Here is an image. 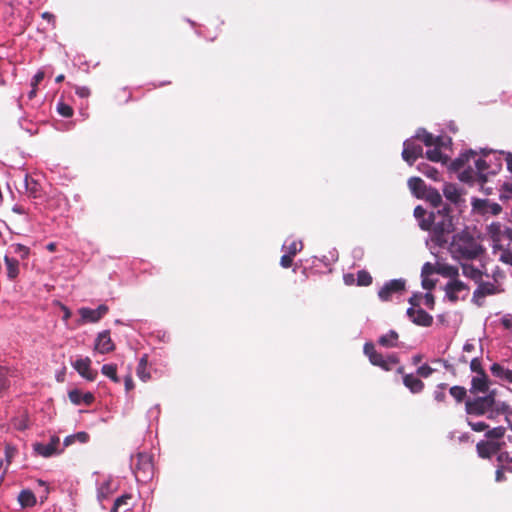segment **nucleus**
<instances>
[{
  "instance_id": "nucleus-22",
  "label": "nucleus",
  "mask_w": 512,
  "mask_h": 512,
  "mask_svg": "<svg viewBox=\"0 0 512 512\" xmlns=\"http://www.w3.org/2000/svg\"><path fill=\"white\" fill-rule=\"evenodd\" d=\"M399 335L395 330H390L387 334L378 339L379 345L385 348H395L398 346Z\"/></svg>"
},
{
  "instance_id": "nucleus-51",
  "label": "nucleus",
  "mask_w": 512,
  "mask_h": 512,
  "mask_svg": "<svg viewBox=\"0 0 512 512\" xmlns=\"http://www.w3.org/2000/svg\"><path fill=\"white\" fill-rule=\"evenodd\" d=\"M73 437L75 438V442L78 441L80 443H87L90 439L89 434L84 431L77 432L76 434H73Z\"/></svg>"
},
{
  "instance_id": "nucleus-44",
  "label": "nucleus",
  "mask_w": 512,
  "mask_h": 512,
  "mask_svg": "<svg viewBox=\"0 0 512 512\" xmlns=\"http://www.w3.org/2000/svg\"><path fill=\"white\" fill-rule=\"evenodd\" d=\"M12 247L14 249V253L19 254L21 259L24 260L28 258L30 254V249L27 246L18 243L13 245Z\"/></svg>"
},
{
  "instance_id": "nucleus-39",
  "label": "nucleus",
  "mask_w": 512,
  "mask_h": 512,
  "mask_svg": "<svg viewBox=\"0 0 512 512\" xmlns=\"http://www.w3.org/2000/svg\"><path fill=\"white\" fill-rule=\"evenodd\" d=\"M287 253L291 256H295L298 252L303 249V243L300 240H293L288 246L285 247Z\"/></svg>"
},
{
  "instance_id": "nucleus-11",
  "label": "nucleus",
  "mask_w": 512,
  "mask_h": 512,
  "mask_svg": "<svg viewBox=\"0 0 512 512\" xmlns=\"http://www.w3.org/2000/svg\"><path fill=\"white\" fill-rule=\"evenodd\" d=\"M74 369L86 380L94 381L98 375L96 370L91 368V359L89 357L79 358L73 363Z\"/></svg>"
},
{
  "instance_id": "nucleus-46",
  "label": "nucleus",
  "mask_w": 512,
  "mask_h": 512,
  "mask_svg": "<svg viewBox=\"0 0 512 512\" xmlns=\"http://www.w3.org/2000/svg\"><path fill=\"white\" fill-rule=\"evenodd\" d=\"M470 369L477 373V375L479 374H484L485 371L484 369L482 368V363H481V360L479 358H473L470 362Z\"/></svg>"
},
{
  "instance_id": "nucleus-18",
  "label": "nucleus",
  "mask_w": 512,
  "mask_h": 512,
  "mask_svg": "<svg viewBox=\"0 0 512 512\" xmlns=\"http://www.w3.org/2000/svg\"><path fill=\"white\" fill-rule=\"evenodd\" d=\"M25 191L29 197L34 199L42 197L41 185L33 178L28 175L25 176Z\"/></svg>"
},
{
  "instance_id": "nucleus-50",
  "label": "nucleus",
  "mask_w": 512,
  "mask_h": 512,
  "mask_svg": "<svg viewBox=\"0 0 512 512\" xmlns=\"http://www.w3.org/2000/svg\"><path fill=\"white\" fill-rule=\"evenodd\" d=\"M293 256H291L290 254H284L281 259H280V264L283 268H289L292 266L293 264Z\"/></svg>"
},
{
  "instance_id": "nucleus-52",
  "label": "nucleus",
  "mask_w": 512,
  "mask_h": 512,
  "mask_svg": "<svg viewBox=\"0 0 512 512\" xmlns=\"http://www.w3.org/2000/svg\"><path fill=\"white\" fill-rule=\"evenodd\" d=\"M16 454V449L10 445H7L5 448V457L8 464L11 463L13 457Z\"/></svg>"
},
{
  "instance_id": "nucleus-43",
  "label": "nucleus",
  "mask_w": 512,
  "mask_h": 512,
  "mask_svg": "<svg viewBox=\"0 0 512 512\" xmlns=\"http://www.w3.org/2000/svg\"><path fill=\"white\" fill-rule=\"evenodd\" d=\"M468 425L475 432L487 431L488 428H489V426L485 422H483V421L468 420Z\"/></svg>"
},
{
  "instance_id": "nucleus-40",
  "label": "nucleus",
  "mask_w": 512,
  "mask_h": 512,
  "mask_svg": "<svg viewBox=\"0 0 512 512\" xmlns=\"http://www.w3.org/2000/svg\"><path fill=\"white\" fill-rule=\"evenodd\" d=\"M57 111L61 116L66 118L72 117L74 112L73 108L70 105L65 104L63 102L57 105Z\"/></svg>"
},
{
  "instance_id": "nucleus-23",
  "label": "nucleus",
  "mask_w": 512,
  "mask_h": 512,
  "mask_svg": "<svg viewBox=\"0 0 512 512\" xmlns=\"http://www.w3.org/2000/svg\"><path fill=\"white\" fill-rule=\"evenodd\" d=\"M412 322L418 326L430 327L433 323V317L422 308H418Z\"/></svg>"
},
{
  "instance_id": "nucleus-41",
  "label": "nucleus",
  "mask_w": 512,
  "mask_h": 512,
  "mask_svg": "<svg viewBox=\"0 0 512 512\" xmlns=\"http://www.w3.org/2000/svg\"><path fill=\"white\" fill-rule=\"evenodd\" d=\"M426 157L433 162H439L442 160V152L439 149V146H435L434 149L428 150L426 152Z\"/></svg>"
},
{
  "instance_id": "nucleus-2",
  "label": "nucleus",
  "mask_w": 512,
  "mask_h": 512,
  "mask_svg": "<svg viewBox=\"0 0 512 512\" xmlns=\"http://www.w3.org/2000/svg\"><path fill=\"white\" fill-rule=\"evenodd\" d=\"M450 251L453 257L458 260H474L485 253L483 246L466 232L453 236Z\"/></svg>"
},
{
  "instance_id": "nucleus-27",
  "label": "nucleus",
  "mask_w": 512,
  "mask_h": 512,
  "mask_svg": "<svg viewBox=\"0 0 512 512\" xmlns=\"http://www.w3.org/2000/svg\"><path fill=\"white\" fill-rule=\"evenodd\" d=\"M4 262L7 269V276L9 279L13 280L19 275V262L18 260L11 258L9 256L4 257Z\"/></svg>"
},
{
  "instance_id": "nucleus-24",
  "label": "nucleus",
  "mask_w": 512,
  "mask_h": 512,
  "mask_svg": "<svg viewBox=\"0 0 512 512\" xmlns=\"http://www.w3.org/2000/svg\"><path fill=\"white\" fill-rule=\"evenodd\" d=\"M18 502L22 508L33 507L36 504V497L31 490L25 489L19 493Z\"/></svg>"
},
{
  "instance_id": "nucleus-33",
  "label": "nucleus",
  "mask_w": 512,
  "mask_h": 512,
  "mask_svg": "<svg viewBox=\"0 0 512 512\" xmlns=\"http://www.w3.org/2000/svg\"><path fill=\"white\" fill-rule=\"evenodd\" d=\"M505 428L502 426L494 427L486 431L485 436L489 439L488 441H497L504 437Z\"/></svg>"
},
{
  "instance_id": "nucleus-14",
  "label": "nucleus",
  "mask_w": 512,
  "mask_h": 512,
  "mask_svg": "<svg viewBox=\"0 0 512 512\" xmlns=\"http://www.w3.org/2000/svg\"><path fill=\"white\" fill-rule=\"evenodd\" d=\"M68 397H69V400L74 405H81V404L91 405L95 400V397L91 392H82L79 389L70 390L68 392Z\"/></svg>"
},
{
  "instance_id": "nucleus-4",
  "label": "nucleus",
  "mask_w": 512,
  "mask_h": 512,
  "mask_svg": "<svg viewBox=\"0 0 512 512\" xmlns=\"http://www.w3.org/2000/svg\"><path fill=\"white\" fill-rule=\"evenodd\" d=\"M363 352L373 366H377L384 371H391L393 366L400 362L397 354L392 353L384 356L376 350L375 345L371 342L364 344Z\"/></svg>"
},
{
  "instance_id": "nucleus-32",
  "label": "nucleus",
  "mask_w": 512,
  "mask_h": 512,
  "mask_svg": "<svg viewBox=\"0 0 512 512\" xmlns=\"http://www.w3.org/2000/svg\"><path fill=\"white\" fill-rule=\"evenodd\" d=\"M137 376L144 382L150 379V374L147 372V355H144L139 360L137 366Z\"/></svg>"
},
{
  "instance_id": "nucleus-12",
  "label": "nucleus",
  "mask_w": 512,
  "mask_h": 512,
  "mask_svg": "<svg viewBox=\"0 0 512 512\" xmlns=\"http://www.w3.org/2000/svg\"><path fill=\"white\" fill-rule=\"evenodd\" d=\"M501 449V444L498 441L482 440L476 444V451L480 458L489 459L497 454Z\"/></svg>"
},
{
  "instance_id": "nucleus-10",
  "label": "nucleus",
  "mask_w": 512,
  "mask_h": 512,
  "mask_svg": "<svg viewBox=\"0 0 512 512\" xmlns=\"http://www.w3.org/2000/svg\"><path fill=\"white\" fill-rule=\"evenodd\" d=\"M497 292H498V290H497V287L495 286V284H493L491 282H483V281L480 280V282H478L477 289L473 293L472 301L477 306L480 307V306L483 305V301L482 300L486 296L494 295Z\"/></svg>"
},
{
  "instance_id": "nucleus-31",
  "label": "nucleus",
  "mask_w": 512,
  "mask_h": 512,
  "mask_svg": "<svg viewBox=\"0 0 512 512\" xmlns=\"http://www.w3.org/2000/svg\"><path fill=\"white\" fill-rule=\"evenodd\" d=\"M101 372L106 377L110 378L114 383H119L120 379L117 375V365L116 364H105L101 368Z\"/></svg>"
},
{
  "instance_id": "nucleus-36",
  "label": "nucleus",
  "mask_w": 512,
  "mask_h": 512,
  "mask_svg": "<svg viewBox=\"0 0 512 512\" xmlns=\"http://www.w3.org/2000/svg\"><path fill=\"white\" fill-rule=\"evenodd\" d=\"M449 393L457 402L460 403L466 397L467 391L462 386H453L450 388Z\"/></svg>"
},
{
  "instance_id": "nucleus-25",
  "label": "nucleus",
  "mask_w": 512,
  "mask_h": 512,
  "mask_svg": "<svg viewBox=\"0 0 512 512\" xmlns=\"http://www.w3.org/2000/svg\"><path fill=\"white\" fill-rule=\"evenodd\" d=\"M461 268H462L463 275L472 279L476 283H478V282H480V280H482V272L478 268L474 267L473 265L468 264V263H462Z\"/></svg>"
},
{
  "instance_id": "nucleus-48",
  "label": "nucleus",
  "mask_w": 512,
  "mask_h": 512,
  "mask_svg": "<svg viewBox=\"0 0 512 512\" xmlns=\"http://www.w3.org/2000/svg\"><path fill=\"white\" fill-rule=\"evenodd\" d=\"M497 461L501 465L512 463V455L509 452H500L497 456Z\"/></svg>"
},
{
  "instance_id": "nucleus-1",
  "label": "nucleus",
  "mask_w": 512,
  "mask_h": 512,
  "mask_svg": "<svg viewBox=\"0 0 512 512\" xmlns=\"http://www.w3.org/2000/svg\"><path fill=\"white\" fill-rule=\"evenodd\" d=\"M451 209L444 206L436 212L429 214L427 219L419 221V226L424 231H431V240L439 247L448 243L449 235L454 231Z\"/></svg>"
},
{
  "instance_id": "nucleus-37",
  "label": "nucleus",
  "mask_w": 512,
  "mask_h": 512,
  "mask_svg": "<svg viewBox=\"0 0 512 512\" xmlns=\"http://www.w3.org/2000/svg\"><path fill=\"white\" fill-rule=\"evenodd\" d=\"M372 283V276L366 270H360L357 273V285L369 286Z\"/></svg>"
},
{
  "instance_id": "nucleus-58",
  "label": "nucleus",
  "mask_w": 512,
  "mask_h": 512,
  "mask_svg": "<svg viewBox=\"0 0 512 512\" xmlns=\"http://www.w3.org/2000/svg\"><path fill=\"white\" fill-rule=\"evenodd\" d=\"M44 76L45 74L43 71H38L33 77L32 86L37 87L38 84L44 79Z\"/></svg>"
},
{
  "instance_id": "nucleus-42",
  "label": "nucleus",
  "mask_w": 512,
  "mask_h": 512,
  "mask_svg": "<svg viewBox=\"0 0 512 512\" xmlns=\"http://www.w3.org/2000/svg\"><path fill=\"white\" fill-rule=\"evenodd\" d=\"M447 384L441 383L437 386V389L434 391V399L437 402H444L446 399L445 389Z\"/></svg>"
},
{
  "instance_id": "nucleus-62",
  "label": "nucleus",
  "mask_w": 512,
  "mask_h": 512,
  "mask_svg": "<svg viewBox=\"0 0 512 512\" xmlns=\"http://www.w3.org/2000/svg\"><path fill=\"white\" fill-rule=\"evenodd\" d=\"M343 280L346 285L351 286L355 283V276L352 273H347V274H344Z\"/></svg>"
},
{
  "instance_id": "nucleus-60",
  "label": "nucleus",
  "mask_w": 512,
  "mask_h": 512,
  "mask_svg": "<svg viewBox=\"0 0 512 512\" xmlns=\"http://www.w3.org/2000/svg\"><path fill=\"white\" fill-rule=\"evenodd\" d=\"M422 286L426 290H431L435 286V283L433 280L423 276Z\"/></svg>"
},
{
  "instance_id": "nucleus-35",
  "label": "nucleus",
  "mask_w": 512,
  "mask_h": 512,
  "mask_svg": "<svg viewBox=\"0 0 512 512\" xmlns=\"http://www.w3.org/2000/svg\"><path fill=\"white\" fill-rule=\"evenodd\" d=\"M458 178L461 182L473 183L474 181H477V174L471 167H469L460 172Z\"/></svg>"
},
{
  "instance_id": "nucleus-6",
  "label": "nucleus",
  "mask_w": 512,
  "mask_h": 512,
  "mask_svg": "<svg viewBox=\"0 0 512 512\" xmlns=\"http://www.w3.org/2000/svg\"><path fill=\"white\" fill-rule=\"evenodd\" d=\"M468 291L469 287L458 279L449 281L445 286L446 297L452 303L457 302L459 299L464 300Z\"/></svg>"
},
{
  "instance_id": "nucleus-5",
  "label": "nucleus",
  "mask_w": 512,
  "mask_h": 512,
  "mask_svg": "<svg viewBox=\"0 0 512 512\" xmlns=\"http://www.w3.org/2000/svg\"><path fill=\"white\" fill-rule=\"evenodd\" d=\"M494 402V397L491 395L478 397L473 401L466 402V412L469 415H484L493 408Z\"/></svg>"
},
{
  "instance_id": "nucleus-57",
  "label": "nucleus",
  "mask_w": 512,
  "mask_h": 512,
  "mask_svg": "<svg viewBox=\"0 0 512 512\" xmlns=\"http://www.w3.org/2000/svg\"><path fill=\"white\" fill-rule=\"evenodd\" d=\"M425 215H426V210L421 207V206H417L415 209H414V216L419 219L420 221L423 220V219H426L425 218Z\"/></svg>"
},
{
  "instance_id": "nucleus-26",
  "label": "nucleus",
  "mask_w": 512,
  "mask_h": 512,
  "mask_svg": "<svg viewBox=\"0 0 512 512\" xmlns=\"http://www.w3.org/2000/svg\"><path fill=\"white\" fill-rule=\"evenodd\" d=\"M443 194L452 203L457 204L461 200V193L454 184H445L443 188Z\"/></svg>"
},
{
  "instance_id": "nucleus-55",
  "label": "nucleus",
  "mask_w": 512,
  "mask_h": 512,
  "mask_svg": "<svg viewBox=\"0 0 512 512\" xmlns=\"http://www.w3.org/2000/svg\"><path fill=\"white\" fill-rule=\"evenodd\" d=\"M500 260L505 263L512 266V252L509 250H505L502 252L500 256Z\"/></svg>"
},
{
  "instance_id": "nucleus-21",
  "label": "nucleus",
  "mask_w": 512,
  "mask_h": 512,
  "mask_svg": "<svg viewBox=\"0 0 512 512\" xmlns=\"http://www.w3.org/2000/svg\"><path fill=\"white\" fill-rule=\"evenodd\" d=\"M490 371L493 376L501 380L507 381L508 383H512V369L504 368L501 364L494 363L490 367Z\"/></svg>"
},
{
  "instance_id": "nucleus-17",
  "label": "nucleus",
  "mask_w": 512,
  "mask_h": 512,
  "mask_svg": "<svg viewBox=\"0 0 512 512\" xmlns=\"http://www.w3.org/2000/svg\"><path fill=\"white\" fill-rule=\"evenodd\" d=\"M415 139H418L422 141L426 146H441L442 145V138L441 137H434L431 133L427 132L425 129L420 128L417 130L416 135L414 137Z\"/></svg>"
},
{
  "instance_id": "nucleus-8",
  "label": "nucleus",
  "mask_w": 512,
  "mask_h": 512,
  "mask_svg": "<svg viewBox=\"0 0 512 512\" xmlns=\"http://www.w3.org/2000/svg\"><path fill=\"white\" fill-rule=\"evenodd\" d=\"M422 156L423 148L420 144H417L414 139H407L404 141L402 158L405 162L412 166L415 161Z\"/></svg>"
},
{
  "instance_id": "nucleus-59",
  "label": "nucleus",
  "mask_w": 512,
  "mask_h": 512,
  "mask_svg": "<svg viewBox=\"0 0 512 512\" xmlns=\"http://www.w3.org/2000/svg\"><path fill=\"white\" fill-rule=\"evenodd\" d=\"M124 384H125V390L127 392L131 391L134 388V382H133L132 376L130 374L125 377Z\"/></svg>"
},
{
  "instance_id": "nucleus-19",
  "label": "nucleus",
  "mask_w": 512,
  "mask_h": 512,
  "mask_svg": "<svg viewBox=\"0 0 512 512\" xmlns=\"http://www.w3.org/2000/svg\"><path fill=\"white\" fill-rule=\"evenodd\" d=\"M408 186L412 193L417 198H422L429 187L426 186L425 182L419 177H411L408 180Z\"/></svg>"
},
{
  "instance_id": "nucleus-56",
  "label": "nucleus",
  "mask_w": 512,
  "mask_h": 512,
  "mask_svg": "<svg viewBox=\"0 0 512 512\" xmlns=\"http://www.w3.org/2000/svg\"><path fill=\"white\" fill-rule=\"evenodd\" d=\"M505 469L503 468L502 465H500L498 467V469L496 470V473H495V480L497 482H501V481H504L506 479L505 477Z\"/></svg>"
},
{
  "instance_id": "nucleus-53",
  "label": "nucleus",
  "mask_w": 512,
  "mask_h": 512,
  "mask_svg": "<svg viewBox=\"0 0 512 512\" xmlns=\"http://www.w3.org/2000/svg\"><path fill=\"white\" fill-rule=\"evenodd\" d=\"M75 93L81 98H87L90 95V90L84 86H76Z\"/></svg>"
},
{
  "instance_id": "nucleus-15",
  "label": "nucleus",
  "mask_w": 512,
  "mask_h": 512,
  "mask_svg": "<svg viewBox=\"0 0 512 512\" xmlns=\"http://www.w3.org/2000/svg\"><path fill=\"white\" fill-rule=\"evenodd\" d=\"M403 384L413 394L421 393L425 388L424 382L412 373L403 376Z\"/></svg>"
},
{
  "instance_id": "nucleus-16",
  "label": "nucleus",
  "mask_w": 512,
  "mask_h": 512,
  "mask_svg": "<svg viewBox=\"0 0 512 512\" xmlns=\"http://www.w3.org/2000/svg\"><path fill=\"white\" fill-rule=\"evenodd\" d=\"M58 443L59 438L53 437L51 442L48 444L36 443L34 445V450L38 455L47 458L56 453Z\"/></svg>"
},
{
  "instance_id": "nucleus-63",
  "label": "nucleus",
  "mask_w": 512,
  "mask_h": 512,
  "mask_svg": "<svg viewBox=\"0 0 512 512\" xmlns=\"http://www.w3.org/2000/svg\"><path fill=\"white\" fill-rule=\"evenodd\" d=\"M41 17L44 19V20H47L49 23H51L52 25H55V16L50 13V12H43L41 14Z\"/></svg>"
},
{
  "instance_id": "nucleus-3",
  "label": "nucleus",
  "mask_w": 512,
  "mask_h": 512,
  "mask_svg": "<svg viewBox=\"0 0 512 512\" xmlns=\"http://www.w3.org/2000/svg\"><path fill=\"white\" fill-rule=\"evenodd\" d=\"M131 468L139 483H148L154 476L153 458L150 454L139 452L131 457Z\"/></svg>"
},
{
  "instance_id": "nucleus-20",
  "label": "nucleus",
  "mask_w": 512,
  "mask_h": 512,
  "mask_svg": "<svg viewBox=\"0 0 512 512\" xmlns=\"http://www.w3.org/2000/svg\"><path fill=\"white\" fill-rule=\"evenodd\" d=\"M489 389L488 386V376L486 373L479 374L472 378L471 380V392H481L485 393Z\"/></svg>"
},
{
  "instance_id": "nucleus-38",
  "label": "nucleus",
  "mask_w": 512,
  "mask_h": 512,
  "mask_svg": "<svg viewBox=\"0 0 512 512\" xmlns=\"http://www.w3.org/2000/svg\"><path fill=\"white\" fill-rule=\"evenodd\" d=\"M488 203H489V200H487V199L475 198L472 201V207L474 210H476L482 214H486Z\"/></svg>"
},
{
  "instance_id": "nucleus-7",
  "label": "nucleus",
  "mask_w": 512,
  "mask_h": 512,
  "mask_svg": "<svg viewBox=\"0 0 512 512\" xmlns=\"http://www.w3.org/2000/svg\"><path fill=\"white\" fill-rule=\"evenodd\" d=\"M405 286L406 281L404 279L390 280L379 290L378 297L381 301H390L394 294H402L405 291Z\"/></svg>"
},
{
  "instance_id": "nucleus-64",
  "label": "nucleus",
  "mask_w": 512,
  "mask_h": 512,
  "mask_svg": "<svg viewBox=\"0 0 512 512\" xmlns=\"http://www.w3.org/2000/svg\"><path fill=\"white\" fill-rule=\"evenodd\" d=\"M505 161H506V164H507V169L510 172H512V153L511 152L505 153Z\"/></svg>"
},
{
  "instance_id": "nucleus-9",
  "label": "nucleus",
  "mask_w": 512,
  "mask_h": 512,
  "mask_svg": "<svg viewBox=\"0 0 512 512\" xmlns=\"http://www.w3.org/2000/svg\"><path fill=\"white\" fill-rule=\"evenodd\" d=\"M116 346L111 339L110 330L100 332L94 342V350L100 354L113 352Z\"/></svg>"
},
{
  "instance_id": "nucleus-45",
  "label": "nucleus",
  "mask_w": 512,
  "mask_h": 512,
  "mask_svg": "<svg viewBox=\"0 0 512 512\" xmlns=\"http://www.w3.org/2000/svg\"><path fill=\"white\" fill-rule=\"evenodd\" d=\"M434 372V369L429 366L428 364H423L422 366L418 367L417 369V376L418 377H423V378H428L429 376H431Z\"/></svg>"
},
{
  "instance_id": "nucleus-34",
  "label": "nucleus",
  "mask_w": 512,
  "mask_h": 512,
  "mask_svg": "<svg viewBox=\"0 0 512 512\" xmlns=\"http://www.w3.org/2000/svg\"><path fill=\"white\" fill-rule=\"evenodd\" d=\"M418 169H419V170H420L424 175H426L427 177H429V178H431V179H433V180H435V181H438V180H439V176H440V174H439V172H438V170H437L436 168H434V167H432V166H430V165H428V164H424V163H422V164H420V165L418 166Z\"/></svg>"
},
{
  "instance_id": "nucleus-61",
  "label": "nucleus",
  "mask_w": 512,
  "mask_h": 512,
  "mask_svg": "<svg viewBox=\"0 0 512 512\" xmlns=\"http://www.w3.org/2000/svg\"><path fill=\"white\" fill-rule=\"evenodd\" d=\"M421 298V295L414 294L409 298V303L411 304V306L419 307Z\"/></svg>"
},
{
  "instance_id": "nucleus-49",
  "label": "nucleus",
  "mask_w": 512,
  "mask_h": 512,
  "mask_svg": "<svg viewBox=\"0 0 512 512\" xmlns=\"http://www.w3.org/2000/svg\"><path fill=\"white\" fill-rule=\"evenodd\" d=\"M131 494H123L122 496L116 498L114 501L116 503V507L128 506V501L131 500Z\"/></svg>"
},
{
  "instance_id": "nucleus-54",
  "label": "nucleus",
  "mask_w": 512,
  "mask_h": 512,
  "mask_svg": "<svg viewBox=\"0 0 512 512\" xmlns=\"http://www.w3.org/2000/svg\"><path fill=\"white\" fill-rule=\"evenodd\" d=\"M424 304L429 308V309H434V306H435V298L434 296L431 294V293H426L424 295Z\"/></svg>"
},
{
  "instance_id": "nucleus-29",
  "label": "nucleus",
  "mask_w": 512,
  "mask_h": 512,
  "mask_svg": "<svg viewBox=\"0 0 512 512\" xmlns=\"http://www.w3.org/2000/svg\"><path fill=\"white\" fill-rule=\"evenodd\" d=\"M424 199L428 201L433 207H439L442 204V196L435 188L429 187L423 195Z\"/></svg>"
},
{
  "instance_id": "nucleus-28",
  "label": "nucleus",
  "mask_w": 512,
  "mask_h": 512,
  "mask_svg": "<svg viewBox=\"0 0 512 512\" xmlns=\"http://www.w3.org/2000/svg\"><path fill=\"white\" fill-rule=\"evenodd\" d=\"M476 156V152L473 150H469L465 153H462L458 158L453 160L451 163V167L453 170L458 171L466 165V163L470 160V158H474Z\"/></svg>"
},
{
  "instance_id": "nucleus-30",
  "label": "nucleus",
  "mask_w": 512,
  "mask_h": 512,
  "mask_svg": "<svg viewBox=\"0 0 512 512\" xmlns=\"http://www.w3.org/2000/svg\"><path fill=\"white\" fill-rule=\"evenodd\" d=\"M475 167L477 181L481 184L485 183L487 181V176L484 174V171H486L489 168L488 163L484 159L479 158L475 161Z\"/></svg>"
},
{
  "instance_id": "nucleus-47",
  "label": "nucleus",
  "mask_w": 512,
  "mask_h": 512,
  "mask_svg": "<svg viewBox=\"0 0 512 512\" xmlns=\"http://www.w3.org/2000/svg\"><path fill=\"white\" fill-rule=\"evenodd\" d=\"M501 211L502 208L498 203L489 201L486 214L498 215Z\"/></svg>"
},
{
  "instance_id": "nucleus-13",
  "label": "nucleus",
  "mask_w": 512,
  "mask_h": 512,
  "mask_svg": "<svg viewBox=\"0 0 512 512\" xmlns=\"http://www.w3.org/2000/svg\"><path fill=\"white\" fill-rule=\"evenodd\" d=\"M109 308L107 305H99L96 309L83 307L79 310V314L84 322L96 323L104 315L107 314Z\"/></svg>"
}]
</instances>
